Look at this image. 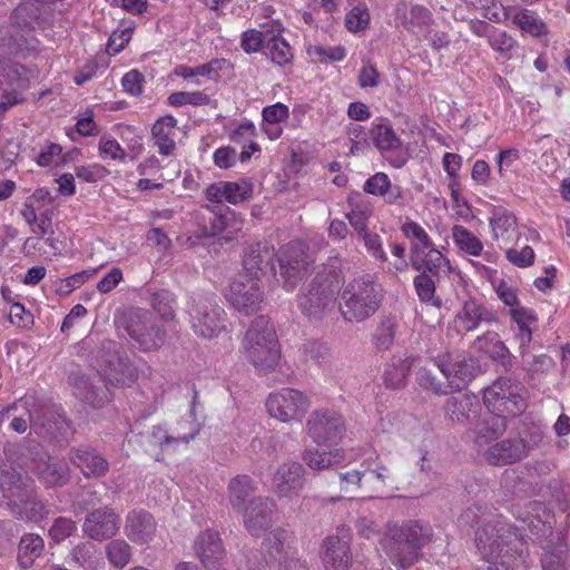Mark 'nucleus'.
<instances>
[{"instance_id": "nucleus-1", "label": "nucleus", "mask_w": 570, "mask_h": 570, "mask_svg": "<svg viewBox=\"0 0 570 570\" xmlns=\"http://www.w3.org/2000/svg\"><path fill=\"white\" fill-rule=\"evenodd\" d=\"M522 391L519 384L503 377L484 390L483 403L488 412L472 428L474 443L481 448L503 434L505 417L519 415L527 407Z\"/></svg>"}, {"instance_id": "nucleus-2", "label": "nucleus", "mask_w": 570, "mask_h": 570, "mask_svg": "<svg viewBox=\"0 0 570 570\" xmlns=\"http://www.w3.org/2000/svg\"><path fill=\"white\" fill-rule=\"evenodd\" d=\"M475 543L482 564L474 570H512L521 553V534L502 515L489 514L478 522Z\"/></svg>"}, {"instance_id": "nucleus-3", "label": "nucleus", "mask_w": 570, "mask_h": 570, "mask_svg": "<svg viewBox=\"0 0 570 570\" xmlns=\"http://www.w3.org/2000/svg\"><path fill=\"white\" fill-rule=\"evenodd\" d=\"M429 533L417 521L387 522L379 539L377 550L397 568L406 569L421 557Z\"/></svg>"}, {"instance_id": "nucleus-4", "label": "nucleus", "mask_w": 570, "mask_h": 570, "mask_svg": "<svg viewBox=\"0 0 570 570\" xmlns=\"http://www.w3.org/2000/svg\"><path fill=\"white\" fill-rule=\"evenodd\" d=\"M0 489L2 500L18 519L39 522L48 514L45 504L37 498L33 481L28 476L14 470H1Z\"/></svg>"}, {"instance_id": "nucleus-5", "label": "nucleus", "mask_w": 570, "mask_h": 570, "mask_svg": "<svg viewBox=\"0 0 570 570\" xmlns=\"http://www.w3.org/2000/svg\"><path fill=\"white\" fill-rule=\"evenodd\" d=\"M400 229L410 242V261L414 269L429 271L433 276L449 272V259L434 246L432 238L419 223L406 219Z\"/></svg>"}, {"instance_id": "nucleus-6", "label": "nucleus", "mask_w": 570, "mask_h": 570, "mask_svg": "<svg viewBox=\"0 0 570 570\" xmlns=\"http://www.w3.org/2000/svg\"><path fill=\"white\" fill-rule=\"evenodd\" d=\"M382 299V287L368 276L348 283L342 293L341 313L348 322H362L372 316Z\"/></svg>"}, {"instance_id": "nucleus-7", "label": "nucleus", "mask_w": 570, "mask_h": 570, "mask_svg": "<svg viewBox=\"0 0 570 570\" xmlns=\"http://www.w3.org/2000/svg\"><path fill=\"white\" fill-rule=\"evenodd\" d=\"M281 360V346L274 326L261 315L252 322V365L258 374L273 372Z\"/></svg>"}, {"instance_id": "nucleus-8", "label": "nucleus", "mask_w": 570, "mask_h": 570, "mask_svg": "<svg viewBox=\"0 0 570 570\" xmlns=\"http://www.w3.org/2000/svg\"><path fill=\"white\" fill-rule=\"evenodd\" d=\"M132 343L141 351L149 352L159 348L165 342V331L160 328L149 312L129 309L116 320Z\"/></svg>"}, {"instance_id": "nucleus-9", "label": "nucleus", "mask_w": 570, "mask_h": 570, "mask_svg": "<svg viewBox=\"0 0 570 570\" xmlns=\"http://www.w3.org/2000/svg\"><path fill=\"white\" fill-rule=\"evenodd\" d=\"M276 511L275 502L268 498L252 500V537H262V553L274 558L281 551L283 532L269 530Z\"/></svg>"}, {"instance_id": "nucleus-10", "label": "nucleus", "mask_w": 570, "mask_h": 570, "mask_svg": "<svg viewBox=\"0 0 570 570\" xmlns=\"http://www.w3.org/2000/svg\"><path fill=\"white\" fill-rule=\"evenodd\" d=\"M340 288L336 275L318 277L307 293L298 296V307L308 317L320 318L326 311L334 308Z\"/></svg>"}, {"instance_id": "nucleus-11", "label": "nucleus", "mask_w": 570, "mask_h": 570, "mask_svg": "<svg viewBox=\"0 0 570 570\" xmlns=\"http://www.w3.org/2000/svg\"><path fill=\"white\" fill-rule=\"evenodd\" d=\"M265 404L271 416L288 423L303 419L311 407V400L299 390L285 387L269 393Z\"/></svg>"}, {"instance_id": "nucleus-12", "label": "nucleus", "mask_w": 570, "mask_h": 570, "mask_svg": "<svg viewBox=\"0 0 570 570\" xmlns=\"http://www.w3.org/2000/svg\"><path fill=\"white\" fill-rule=\"evenodd\" d=\"M434 365L446 379L449 392L461 391L475 376L478 362L465 353L448 352L434 358Z\"/></svg>"}, {"instance_id": "nucleus-13", "label": "nucleus", "mask_w": 570, "mask_h": 570, "mask_svg": "<svg viewBox=\"0 0 570 570\" xmlns=\"http://www.w3.org/2000/svg\"><path fill=\"white\" fill-rule=\"evenodd\" d=\"M306 432L316 444L331 446L343 439L345 424L338 413L322 409L309 415L306 422Z\"/></svg>"}, {"instance_id": "nucleus-14", "label": "nucleus", "mask_w": 570, "mask_h": 570, "mask_svg": "<svg viewBox=\"0 0 570 570\" xmlns=\"http://www.w3.org/2000/svg\"><path fill=\"white\" fill-rule=\"evenodd\" d=\"M277 259L279 275L284 279V287L287 291L294 289L297 282L304 277L311 264L306 246L301 242L288 243L279 249Z\"/></svg>"}, {"instance_id": "nucleus-15", "label": "nucleus", "mask_w": 570, "mask_h": 570, "mask_svg": "<svg viewBox=\"0 0 570 570\" xmlns=\"http://www.w3.org/2000/svg\"><path fill=\"white\" fill-rule=\"evenodd\" d=\"M252 51H261L279 66L293 59L291 46L269 23L262 24L258 31L252 29Z\"/></svg>"}, {"instance_id": "nucleus-16", "label": "nucleus", "mask_w": 570, "mask_h": 570, "mask_svg": "<svg viewBox=\"0 0 570 570\" xmlns=\"http://www.w3.org/2000/svg\"><path fill=\"white\" fill-rule=\"evenodd\" d=\"M350 529L337 528L336 533L325 538L322 560L326 570H350L353 563Z\"/></svg>"}, {"instance_id": "nucleus-17", "label": "nucleus", "mask_w": 570, "mask_h": 570, "mask_svg": "<svg viewBox=\"0 0 570 570\" xmlns=\"http://www.w3.org/2000/svg\"><path fill=\"white\" fill-rule=\"evenodd\" d=\"M224 309L216 303L205 298L195 303L189 312L194 332L205 338H213L223 328Z\"/></svg>"}, {"instance_id": "nucleus-18", "label": "nucleus", "mask_w": 570, "mask_h": 570, "mask_svg": "<svg viewBox=\"0 0 570 570\" xmlns=\"http://www.w3.org/2000/svg\"><path fill=\"white\" fill-rule=\"evenodd\" d=\"M305 484V470L296 461L279 464L272 474L271 489L279 498L293 499L299 494Z\"/></svg>"}, {"instance_id": "nucleus-19", "label": "nucleus", "mask_w": 570, "mask_h": 570, "mask_svg": "<svg viewBox=\"0 0 570 570\" xmlns=\"http://www.w3.org/2000/svg\"><path fill=\"white\" fill-rule=\"evenodd\" d=\"M491 440L481 448L475 443L478 450L483 453L484 459L492 465L512 464L525 458L532 449L522 439H508L497 443Z\"/></svg>"}, {"instance_id": "nucleus-20", "label": "nucleus", "mask_w": 570, "mask_h": 570, "mask_svg": "<svg viewBox=\"0 0 570 570\" xmlns=\"http://www.w3.org/2000/svg\"><path fill=\"white\" fill-rule=\"evenodd\" d=\"M363 479V498H374L384 493L386 488H393L396 482L391 470L379 460V456L361 462Z\"/></svg>"}, {"instance_id": "nucleus-21", "label": "nucleus", "mask_w": 570, "mask_h": 570, "mask_svg": "<svg viewBox=\"0 0 570 570\" xmlns=\"http://www.w3.org/2000/svg\"><path fill=\"white\" fill-rule=\"evenodd\" d=\"M120 517L110 507H102L89 512L82 524L86 535L96 541H104L117 534Z\"/></svg>"}, {"instance_id": "nucleus-22", "label": "nucleus", "mask_w": 570, "mask_h": 570, "mask_svg": "<svg viewBox=\"0 0 570 570\" xmlns=\"http://www.w3.org/2000/svg\"><path fill=\"white\" fill-rule=\"evenodd\" d=\"M124 532L134 543L142 546L151 542L157 533L154 515L145 510H131L126 515Z\"/></svg>"}, {"instance_id": "nucleus-23", "label": "nucleus", "mask_w": 570, "mask_h": 570, "mask_svg": "<svg viewBox=\"0 0 570 570\" xmlns=\"http://www.w3.org/2000/svg\"><path fill=\"white\" fill-rule=\"evenodd\" d=\"M497 316L487 306L475 299H468L456 313L453 325L458 333L475 331L481 323H493Z\"/></svg>"}, {"instance_id": "nucleus-24", "label": "nucleus", "mask_w": 570, "mask_h": 570, "mask_svg": "<svg viewBox=\"0 0 570 570\" xmlns=\"http://www.w3.org/2000/svg\"><path fill=\"white\" fill-rule=\"evenodd\" d=\"M194 551L202 564L207 568H216L225 557V549L218 532L205 530L200 532L194 542Z\"/></svg>"}, {"instance_id": "nucleus-25", "label": "nucleus", "mask_w": 570, "mask_h": 570, "mask_svg": "<svg viewBox=\"0 0 570 570\" xmlns=\"http://www.w3.org/2000/svg\"><path fill=\"white\" fill-rule=\"evenodd\" d=\"M71 463L80 469L85 478H101L109 470V463L98 451L87 446L72 448L69 452Z\"/></svg>"}, {"instance_id": "nucleus-26", "label": "nucleus", "mask_w": 570, "mask_h": 570, "mask_svg": "<svg viewBox=\"0 0 570 570\" xmlns=\"http://www.w3.org/2000/svg\"><path fill=\"white\" fill-rule=\"evenodd\" d=\"M394 19L399 26L413 33L433 22L432 12L426 7L405 0L396 3Z\"/></svg>"}, {"instance_id": "nucleus-27", "label": "nucleus", "mask_w": 570, "mask_h": 570, "mask_svg": "<svg viewBox=\"0 0 570 570\" xmlns=\"http://www.w3.org/2000/svg\"><path fill=\"white\" fill-rule=\"evenodd\" d=\"M177 119L171 115L158 118L151 127V139L158 153L168 157L176 149Z\"/></svg>"}, {"instance_id": "nucleus-28", "label": "nucleus", "mask_w": 570, "mask_h": 570, "mask_svg": "<svg viewBox=\"0 0 570 570\" xmlns=\"http://www.w3.org/2000/svg\"><path fill=\"white\" fill-rule=\"evenodd\" d=\"M106 362L107 364L101 366L99 372L110 385H130L137 380V368L129 361L111 355Z\"/></svg>"}, {"instance_id": "nucleus-29", "label": "nucleus", "mask_w": 570, "mask_h": 570, "mask_svg": "<svg viewBox=\"0 0 570 570\" xmlns=\"http://www.w3.org/2000/svg\"><path fill=\"white\" fill-rule=\"evenodd\" d=\"M364 193L383 198L387 205H397L403 198V190L400 186L393 185L390 177L382 171L370 176L364 185Z\"/></svg>"}, {"instance_id": "nucleus-30", "label": "nucleus", "mask_w": 570, "mask_h": 570, "mask_svg": "<svg viewBox=\"0 0 570 570\" xmlns=\"http://www.w3.org/2000/svg\"><path fill=\"white\" fill-rule=\"evenodd\" d=\"M512 323L517 326L513 338L519 348L529 347L533 337V326L538 322L537 313L523 305L508 312Z\"/></svg>"}, {"instance_id": "nucleus-31", "label": "nucleus", "mask_w": 570, "mask_h": 570, "mask_svg": "<svg viewBox=\"0 0 570 570\" xmlns=\"http://www.w3.org/2000/svg\"><path fill=\"white\" fill-rule=\"evenodd\" d=\"M492 238L508 244L517 234L518 224L514 215L504 207H494L489 217Z\"/></svg>"}, {"instance_id": "nucleus-32", "label": "nucleus", "mask_w": 570, "mask_h": 570, "mask_svg": "<svg viewBox=\"0 0 570 570\" xmlns=\"http://www.w3.org/2000/svg\"><path fill=\"white\" fill-rule=\"evenodd\" d=\"M35 471L39 480L47 487H59L69 479V468L62 460L47 456L36 462Z\"/></svg>"}, {"instance_id": "nucleus-33", "label": "nucleus", "mask_w": 570, "mask_h": 570, "mask_svg": "<svg viewBox=\"0 0 570 570\" xmlns=\"http://www.w3.org/2000/svg\"><path fill=\"white\" fill-rule=\"evenodd\" d=\"M473 346L475 350L489 355L491 358L501 362L503 366H511L512 354L498 333L488 331L478 336Z\"/></svg>"}, {"instance_id": "nucleus-34", "label": "nucleus", "mask_w": 570, "mask_h": 570, "mask_svg": "<svg viewBox=\"0 0 570 570\" xmlns=\"http://www.w3.org/2000/svg\"><path fill=\"white\" fill-rule=\"evenodd\" d=\"M502 14L504 19L511 17L512 22L520 28L521 31L532 37H542L549 33L546 22L532 10L523 8L511 13L504 9Z\"/></svg>"}, {"instance_id": "nucleus-35", "label": "nucleus", "mask_w": 570, "mask_h": 570, "mask_svg": "<svg viewBox=\"0 0 570 570\" xmlns=\"http://www.w3.org/2000/svg\"><path fill=\"white\" fill-rule=\"evenodd\" d=\"M289 116L288 107L282 102L267 106L262 111V129L271 140L278 139L283 134V122Z\"/></svg>"}, {"instance_id": "nucleus-36", "label": "nucleus", "mask_w": 570, "mask_h": 570, "mask_svg": "<svg viewBox=\"0 0 570 570\" xmlns=\"http://www.w3.org/2000/svg\"><path fill=\"white\" fill-rule=\"evenodd\" d=\"M414 362L415 358L412 356H393L384 370V384L391 389L404 386L407 374Z\"/></svg>"}, {"instance_id": "nucleus-37", "label": "nucleus", "mask_w": 570, "mask_h": 570, "mask_svg": "<svg viewBox=\"0 0 570 570\" xmlns=\"http://www.w3.org/2000/svg\"><path fill=\"white\" fill-rule=\"evenodd\" d=\"M45 550L43 539L36 533H26L21 537L18 547V563L22 570L29 569Z\"/></svg>"}, {"instance_id": "nucleus-38", "label": "nucleus", "mask_w": 570, "mask_h": 570, "mask_svg": "<svg viewBox=\"0 0 570 570\" xmlns=\"http://www.w3.org/2000/svg\"><path fill=\"white\" fill-rule=\"evenodd\" d=\"M303 460L312 470H326L341 464L344 461V454L340 449L328 451L307 449L303 454Z\"/></svg>"}, {"instance_id": "nucleus-39", "label": "nucleus", "mask_w": 570, "mask_h": 570, "mask_svg": "<svg viewBox=\"0 0 570 570\" xmlns=\"http://www.w3.org/2000/svg\"><path fill=\"white\" fill-rule=\"evenodd\" d=\"M229 502L234 511L238 513H246L248 509V497H249V480L246 475H237L234 478L228 485ZM244 524L248 525L246 514H244Z\"/></svg>"}, {"instance_id": "nucleus-40", "label": "nucleus", "mask_w": 570, "mask_h": 570, "mask_svg": "<svg viewBox=\"0 0 570 570\" xmlns=\"http://www.w3.org/2000/svg\"><path fill=\"white\" fill-rule=\"evenodd\" d=\"M248 282L249 277L247 273L239 275V279H234L225 294L226 299L230 303V305L239 313H243L245 316L249 314V289L247 288Z\"/></svg>"}, {"instance_id": "nucleus-41", "label": "nucleus", "mask_w": 570, "mask_h": 570, "mask_svg": "<svg viewBox=\"0 0 570 570\" xmlns=\"http://www.w3.org/2000/svg\"><path fill=\"white\" fill-rule=\"evenodd\" d=\"M522 368L532 377L547 374L554 367V361L548 354H531L529 347L519 348Z\"/></svg>"}, {"instance_id": "nucleus-42", "label": "nucleus", "mask_w": 570, "mask_h": 570, "mask_svg": "<svg viewBox=\"0 0 570 570\" xmlns=\"http://www.w3.org/2000/svg\"><path fill=\"white\" fill-rule=\"evenodd\" d=\"M370 132L375 147L382 153L396 150L402 146L401 139L387 122L374 124Z\"/></svg>"}, {"instance_id": "nucleus-43", "label": "nucleus", "mask_w": 570, "mask_h": 570, "mask_svg": "<svg viewBox=\"0 0 570 570\" xmlns=\"http://www.w3.org/2000/svg\"><path fill=\"white\" fill-rule=\"evenodd\" d=\"M452 238L455 246L470 256L478 257L483 252L482 242L462 225L452 227Z\"/></svg>"}, {"instance_id": "nucleus-44", "label": "nucleus", "mask_w": 570, "mask_h": 570, "mask_svg": "<svg viewBox=\"0 0 570 570\" xmlns=\"http://www.w3.org/2000/svg\"><path fill=\"white\" fill-rule=\"evenodd\" d=\"M299 352L305 362L314 363L325 370L332 365L330 348L323 343L308 341L302 345Z\"/></svg>"}, {"instance_id": "nucleus-45", "label": "nucleus", "mask_w": 570, "mask_h": 570, "mask_svg": "<svg viewBox=\"0 0 570 570\" xmlns=\"http://www.w3.org/2000/svg\"><path fill=\"white\" fill-rule=\"evenodd\" d=\"M106 556L111 566L124 569L131 560L132 549L125 540L115 539L106 546Z\"/></svg>"}, {"instance_id": "nucleus-46", "label": "nucleus", "mask_w": 570, "mask_h": 570, "mask_svg": "<svg viewBox=\"0 0 570 570\" xmlns=\"http://www.w3.org/2000/svg\"><path fill=\"white\" fill-rule=\"evenodd\" d=\"M35 160L40 167H59L66 161L62 147L51 141L40 149Z\"/></svg>"}, {"instance_id": "nucleus-47", "label": "nucleus", "mask_w": 570, "mask_h": 570, "mask_svg": "<svg viewBox=\"0 0 570 570\" xmlns=\"http://www.w3.org/2000/svg\"><path fill=\"white\" fill-rule=\"evenodd\" d=\"M370 20L371 16L367 7L357 4L345 14L344 23L350 32L356 33L367 29Z\"/></svg>"}, {"instance_id": "nucleus-48", "label": "nucleus", "mask_w": 570, "mask_h": 570, "mask_svg": "<svg viewBox=\"0 0 570 570\" xmlns=\"http://www.w3.org/2000/svg\"><path fill=\"white\" fill-rule=\"evenodd\" d=\"M209 96L203 91H175L168 97V104L173 107H183L186 105L202 107L209 105Z\"/></svg>"}, {"instance_id": "nucleus-49", "label": "nucleus", "mask_w": 570, "mask_h": 570, "mask_svg": "<svg viewBox=\"0 0 570 570\" xmlns=\"http://www.w3.org/2000/svg\"><path fill=\"white\" fill-rule=\"evenodd\" d=\"M472 405L469 396L449 397L444 405L445 415L453 422L463 423L469 419L468 411Z\"/></svg>"}, {"instance_id": "nucleus-50", "label": "nucleus", "mask_w": 570, "mask_h": 570, "mask_svg": "<svg viewBox=\"0 0 570 570\" xmlns=\"http://www.w3.org/2000/svg\"><path fill=\"white\" fill-rule=\"evenodd\" d=\"M196 433L197 432L193 430L183 435H169L165 428H163L161 425H156L153 428L151 438L156 444H158L163 450H165L167 446L171 444H187L190 440L195 438Z\"/></svg>"}, {"instance_id": "nucleus-51", "label": "nucleus", "mask_w": 570, "mask_h": 570, "mask_svg": "<svg viewBox=\"0 0 570 570\" xmlns=\"http://www.w3.org/2000/svg\"><path fill=\"white\" fill-rule=\"evenodd\" d=\"M151 304L154 309L168 321L175 316V296L169 291H159L153 295Z\"/></svg>"}, {"instance_id": "nucleus-52", "label": "nucleus", "mask_w": 570, "mask_h": 570, "mask_svg": "<svg viewBox=\"0 0 570 570\" xmlns=\"http://www.w3.org/2000/svg\"><path fill=\"white\" fill-rule=\"evenodd\" d=\"M542 570H568V553L562 547L546 550L541 558Z\"/></svg>"}, {"instance_id": "nucleus-53", "label": "nucleus", "mask_w": 570, "mask_h": 570, "mask_svg": "<svg viewBox=\"0 0 570 570\" xmlns=\"http://www.w3.org/2000/svg\"><path fill=\"white\" fill-rule=\"evenodd\" d=\"M134 35V27L128 26L122 29L115 30L110 36L106 45V52L109 56H116L122 51L129 43Z\"/></svg>"}, {"instance_id": "nucleus-54", "label": "nucleus", "mask_w": 570, "mask_h": 570, "mask_svg": "<svg viewBox=\"0 0 570 570\" xmlns=\"http://www.w3.org/2000/svg\"><path fill=\"white\" fill-rule=\"evenodd\" d=\"M417 384L424 390L431 391L435 394L443 395L448 394L449 390L445 384L436 379L431 368L421 366L415 375Z\"/></svg>"}, {"instance_id": "nucleus-55", "label": "nucleus", "mask_w": 570, "mask_h": 570, "mask_svg": "<svg viewBox=\"0 0 570 570\" xmlns=\"http://www.w3.org/2000/svg\"><path fill=\"white\" fill-rule=\"evenodd\" d=\"M396 324L393 320L386 318L380 323L374 333V343L379 350H389L394 342Z\"/></svg>"}, {"instance_id": "nucleus-56", "label": "nucleus", "mask_w": 570, "mask_h": 570, "mask_svg": "<svg viewBox=\"0 0 570 570\" xmlns=\"http://www.w3.org/2000/svg\"><path fill=\"white\" fill-rule=\"evenodd\" d=\"M361 464L356 469H352L346 472L338 474L340 489L341 491L348 494H356L357 492L363 493V479H362Z\"/></svg>"}, {"instance_id": "nucleus-57", "label": "nucleus", "mask_w": 570, "mask_h": 570, "mask_svg": "<svg viewBox=\"0 0 570 570\" xmlns=\"http://www.w3.org/2000/svg\"><path fill=\"white\" fill-rule=\"evenodd\" d=\"M77 524L73 520L65 517L57 518L49 529V537L55 543H60L75 534Z\"/></svg>"}, {"instance_id": "nucleus-58", "label": "nucleus", "mask_w": 570, "mask_h": 570, "mask_svg": "<svg viewBox=\"0 0 570 570\" xmlns=\"http://www.w3.org/2000/svg\"><path fill=\"white\" fill-rule=\"evenodd\" d=\"M493 286L498 298L509 307V309H514L522 305L515 286L509 284L504 279L498 281Z\"/></svg>"}, {"instance_id": "nucleus-59", "label": "nucleus", "mask_w": 570, "mask_h": 570, "mask_svg": "<svg viewBox=\"0 0 570 570\" xmlns=\"http://www.w3.org/2000/svg\"><path fill=\"white\" fill-rule=\"evenodd\" d=\"M30 76V70L20 63H8L4 75L7 83L16 86L22 91L29 88Z\"/></svg>"}, {"instance_id": "nucleus-60", "label": "nucleus", "mask_w": 570, "mask_h": 570, "mask_svg": "<svg viewBox=\"0 0 570 570\" xmlns=\"http://www.w3.org/2000/svg\"><path fill=\"white\" fill-rule=\"evenodd\" d=\"M364 242V247L366 252L377 262L386 263L387 254L383 247V240L381 236L376 233L364 232L363 235L360 236Z\"/></svg>"}, {"instance_id": "nucleus-61", "label": "nucleus", "mask_w": 570, "mask_h": 570, "mask_svg": "<svg viewBox=\"0 0 570 570\" xmlns=\"http://www.w3.org/2000/svg\"><path fill=\"white\" fill-rule=\"evenodd\" d=\"M488 42L493 50L504 56H508L517 46V41L510 35L495 28L489 35Z\"/></svg>"}, {"instance_id": "nucleus-62", "label": "nucleus", "mask_w": 570, "mask_h": 570, "mask_svg": "<svg viewBox=\"0 0 570 570\" xmlns=\"http://www.w3.org/2000/svg\"><path fill=\"white\" fill-rule=\"evenodd\" d=\"M232 67L227 59H213L207 63L195 67V77H207L209 79H217L219 71L228 70Z\"/></svg>"}, {"instance_id": "nucleus-63", "label": "nucleus", "mask_w": 570, "mask_h": 570, "mask_svg": "<svg viewBox=\"0 0 570 570\" xmlns=\"http://www.w3.org/2000/svg\"><path fill=\"white\" fill-rule=\"evenodd\" d=\"M145 77L137 69L126 72L121 78L122 90L134 97L141 95Z\"/></svg>"}, {"instance_id": "nucleus-64", "label": "nucleus", "mask_w": 570, "mask_h": 570, "mask_svg": "<svg viewBox=\"0 0 570 570\" xmlns=\"http://www.w3.org/2000/svg\"><path fill=\"white\" fill-rule=\"evenodd\" d=\"M534 250L528 245L523 246L521 249L509 248L505 252L507 259L520 268L531 266L534 262Z\"/></svg>"}]
</instances>
